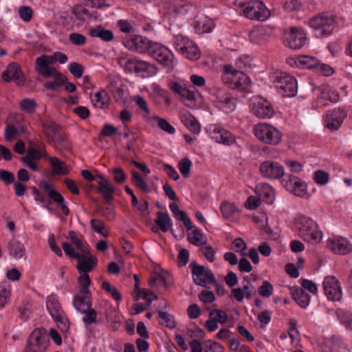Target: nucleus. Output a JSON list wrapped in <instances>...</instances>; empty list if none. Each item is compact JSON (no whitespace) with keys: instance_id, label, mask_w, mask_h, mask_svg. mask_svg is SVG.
I'll return each instance as SVG.
<instances>
[{"instance_id":"obj_49","label":"nucleus","mask_w":352,"mask_h":352,"mask_svg":"<svg viewBox=\"0 0 352 352\" xmlns=\"http://www.w3.org/2000/svg\"><path fill=\"white\" fill-rule=\"evenodd\" d=\"M10 287L6 283L0 284V307H3L10 296Z\"/></svg>"},{"instance_id":"obj_17","label":"nucleus","mask_w":352,"mask_h":352,"mask_svg":"<svg viewBox=\"0 0 352 352\" xmlns=\"http://www.w3.org/2000/svg\"><path fill=\"white\" fill-rule=\"evenodd\" d=\"M2 78L6 82H10L11 80H16L20 85H23L25 82V77L20 66L15 62L8 65L6 69L2 73Z\"/></svg>"},{"instance_id":"obj_62","label":"nucleus","mask_w":352,"mask_h":352,"mask_svg":"<svg viewBox=\"0 0 352 352\" xmlns=\"http://www.w3.org/2000/svg\"><path fill=\"white\" fill-rule=\"evenodd\" d=\"M14 175L8 170L0 169V180L3 181L6 185H10L14 182Z\"/></svg>"},{"instance_id":"obj_54","label":"nucleus","mask_w":352,"mask_h":352,"mask_svg":"<svg viewBox=\"0 0 352 352\" xmlns=\"http://www.w3.org/2000/svg\"><path fill=\"white\" fill-rule=\"evenodd\" d=\"M53 320L56 322L58 328L62 332H67L69 329V321L65 314L60 315V317H55Z\"/></svg>"},{"instance_id":"obj_56","label":"nucleus","mask_w":352,"mask_h":352,"mask_svg":"<svg viewBox=\"0 0 352 352\" xmlns=\"http://www.w3.org/2000/svg\"><path fill=\"white\" fill-rule=\"evenodd\" d=\"M36 107V102L34 99L25 98L20 102L21 109L28 113L33 112Z\"/></svg>"},{"instance_id":"obj_22","label":"nucleus","mask_w":352,"mask_h":352,"mask_svg":"<svg viewBox=\"0 0 352 352\" xmlns=\"http://www.w3.org/2000/svg\"><path fill=\"white\" fill-rule=\"evenodd\" d=\"M46 307L52 318L60 317V315L65 314L59 300L54 295L47 296L46 299Z\"/></svg>"},{"instance_id":"obj_25","label":"nucleus","mask_w":352,"mask_h":352,"mask_svg":"<svg viewBox=\"0 0 352 352\" xmlns=\"http://www.w3.org/2000/svg\"><path fill=\"white\" fill-rule=\"evenodd\" d=\"M182 122L193 133L198 134L201 130V126L194 116L191 113H184L180 116Z\"/></svg>"},{"instance_id":"obj_27","label":"nucleus","mask_w":352,"mask_h":352,"mask_svg":"<svg viewBox=\"0 0 352 352\" xmlns=\"http://www.w3.org/2000/svg\"><path fill=\"white\" fill-rule=\"evenodd\" d=\"M148 123L152 126L157 124L159 128L169 134L175 133V129L166 119L159 116H151L148 119Z\"/></svg>"},{"instance_id":"obj_26","label":"nucleus","mask_w":352,"mask_h":352,"mask_svg":"<svg viewBox=\"0 0 352 352\" xmlns=\"http://www.w3.org/2000/svg\"><path fill=\"white\" fill-rule=\"evenodd\" d=\"M89 35L91 37H98L105 42H109L113 39V33L111 30L104 29L102 26L98 25L89 29Z\"/></svg>"},{"instance_id":"obj_51","label":"nucleus","mask_w":352,"mask_h":352,"mask_svg":"<svg viewBox=\"0 0 352 352\" xmlns=\"http://www.w3.org/2000/svg\"><path fill=\"white\" fill-rule=\"evenodd\" d=\"M216 139L217 142L227 145H229L234 142V138L232 134L224 129L219 130Z\"/></svg>"},{"instance_id":"obj_36","label":"nucleus","mask_w":352,"mask_h":352,"mask_svg":"<svg viewBox=\"0 0 352 352\" xmlns=\"http://www.w3.org/2000/svg\"><path fill=\"white\" fill-rule=\"evenodd\" d=\"M157 311L160 318L159 323L161 325L165 326L170 329L175 328L176 321L172 314L162 310H157Z\"/></svg>"},{"instance_id":"obj_43","label":"nucleus","mask_w":352,"mask_h":352,"mask_svg":"<svg viewBox=\"0 0 352 352\" xmlns=\"http://www.w3.org/2000/svg\"><path fill=\"white\" fill-rule=\"evenodd\" d=\"M214 28L213 22L208 19L196 21L195 28L199 34L210 32Z\"/></svg>"},{"instance_id":"obj_33","label":"nucleus","mask_w":352,"mask_h":352,"mask_svg":"<svg viewBox=\"0 0 352 352\" xmlns=\"http://www.w3.org/2000/svg\"><path fill=\"white\" fill-rule=\"evenodd\" d=\"M192 41L183 34L175 35L173 38V45L180 54L184 53V50H186V47H189V45H192Z\"/></svg>"},{"instance_id":"obj_59","label":"nucleus","mask_w":352,"mask_h":352,"mask_svg":"<svg viewBox=\"0 0 352 352\" xmlns=\"http://www.w3.org/2000/svg\"><path fill=\"white\" fill-rule=\"evenodd\" d=\"M302 5L299 0H289L285 3L284 9L287 12L299 11Z\"/></svg>"},{"instance_id":"obj_46","label":"nucleus","mask_w":352,"mask_h":352,"mask_svg":"<svg viewBox=\"0 0 352 352\" xmlns=\"http://www.w3.org/2000/svg\"><path fill=\"white\" fill-rule=\"evenodd\" d=\"M221 212L226 219H230L237 212L236 206L229 202H226L221 206Z\"/></svg>"},{"instance_id":"obj_41","label":"nucleus","mask_w":352,"mask_h":352,"mask_svg":"<svg viewBox=\"0 0 352 352\" xmlns=\"http://www.w3.org/2000/svg\"><path fill=\"white\" fill-rule=\"evenodd\" d=\"M133 100L144 112L142 117L148 122V119L151 118V116H149L151 112L146 100L142 96L137 95L133 96Z\"/></svg>"},{"instance_id":"obj_40","label":"nucleus","mask_w":352,"mask_h":352,"mask_svg":"<svg viewBox=\"0 0 352 352\" xmlns=\"http://www.w3.org/2000/svg\"><path fill=\"white\" fill-rule=\"evenodd\" d=\"M181 54L189 60H196L200 57L201 52L197 45L192 43Z\"/></svg>"},{"instance_id":"obj_5","label":"nucleus","mask_w":352,"mask_h":352,"mask_svg":"<svg viewBox=\"0 0 352 352\" xmlns=\"http://www.w3.org/2000/svg\"><path fill=\"white\" fill-rule=\"evenodd\" d=\"M245 16L250 19L264 21L269 16V10L258 0H251L246 2H239Z\"/></svg>"},{"instance_id":"obj_13","label":"nucleus","mask_w":352,"mask_h":352,"mask_svg":"<svg viewBox=\"0 0 352 352\" xmlns=\"http://www.w3.org/2000/svg\"><path fill=\"white\" fill-rule=\"evenodd\" d=\"M153 43L146 37L140 35L125 38L123 41V44L126 48L139 53L147 52L148 54Z\"/></svg>"},{"instance_id":"obj_38","label":"nucleus","mask_w":352,"mask_h":352,"mask_svg":"<svg viewBox=\"0 0 352 352\" xmlns=\"http://www.w3.org/2000/svg\"><path fill=\"white\" fill-rule=\"evenodd\" d=\"M131 174V182L137 188H140L145 193H148L151 191V188L143 179L140 173L133 170Z\"/></svg>"},{"instance_id":"obj_15","label":"nucleus","mask_w":352,"mask_h":352,"mask_svg":"<svg viewBox=\"0 0 352 352\" xmlns=\"http://www.w3.org/2000/svg\"><path fill=\"white\" fill-rule=\"evenodd\" d=\"M260 172L267 179H279L284 175L283 166L276 161H265L260 165Z\"/></svg>"},{"instance_id":"obj_10","label":"nucleus","mask_w":352,"mask_h":352,"mask_svg":"<svg viewBox=\"0 0 352 352\" xmlns=\"http://www.w3.org/2000/svg\"><path fill=\"white\" fill-rule=\"evenodd\" d=\"M276 87L283 96L292 97L297 93V81L289 74H281L276 81Z\"/></svg>"},{"instance_id":"obj_20","label":"nucleus","mask_w":352,"mask_h":352,"mask_svg":"<svg viewBox=\"0 0 352 352\" xmlns=\"http://www.w3.org/2000/svg\"><path fill=\"white\" fill-rule=\"evenodd\" d=\"M50 56L47 55H42L38 57L35 61V69L37 72L42 74L44 77L52 76L53 72H56V69L50 67L49 65L52 63Z\"/></svg>"},{"instance_id":"obj_7","label":"nucleus","mask_w":352,"mask_h":352,"mask_svg":"<svg viewBox=\"0 0 352 352\" xmlns=\"http://www.w3.org/2000/svg\"><path fill=\"white\" fill-rule=\"evenodd\" d=\"M190 266L192 269L193 282L196 285L208 287V284H217L214 275L210 269L197 264L195 261L191 262Z\"/></svg>"},{"instance_id":"obj_23","label":"nucleus","mask_w":352,"mask_h":352,"mask_svg":"<svg viewBox=\"0 0 352 352\" xmlns=\"http://www.w3.org/2000/svg\"><path fill=\"white\" fill-rule=\"evenodd\" d=\"M256 192L260 199H262L266 204H273L275 199V192L271 186L267 184H262L256 187Z\"/></svg>"},{"instance_id":"obj_12","label":"nucleus","mask_w":352,"mask_h":352,"mask_svg":"<svg viewBox=\"0 0 352 352\" xmlns=\"http://www.w3.org/2000/svg\"><path fill=\"white\" fill-rule=\"evenodd\" d=\"M323 289L328 300L339 301L342 298V288L336 277L332 276L325 277L323 281Z\"/></svg>"},{"instance_id":"obj_39","label":"nucleus","mask_w":352,"mask_h":352,"mask_svg":"<svg viewBox=\"0 0 352 352\" xmlns=\"http://www.w3.org/2000/svg\"><path fill=\"white\" fill-rule=\"evenodd\" d=\"M108 100V95L105 90L97 91L94 94L91 98V102L94 105L99 109H104L107 105V100Z\"/></svg>"},{"instance_id":"obj_57","label":"nucleus","mask_w":352,"mask_h":352,"mask_svg":"<svg viewBox=\"0 0 352 352\" xmlns=\"http://www.w3.org/2000/svg\"><path fill=\"white\" fill-rule=\"evenodd\" d=\"M90 224L92 230L95 232L101 234L104 237H107L109 236L108 232H104V223L102 221L93 219L91 220Z\"/></svg>"},{"instance_id":"obj_42","label":"nucleus","mask_w":352,"mask_h":352,"mask_svg":"<svg viewBox=\"0 0 352 352\" xmlns=\"http://www.w3.org/2000/svg\"><path fill=\"white\" fill-rule=\"evenodd\" d=\"M82 314H84L82 321L86 325H91V324H98L100 322V320H97L96 311L91 307L88 308L87 310H85V313Z\"/></svg>"},{"instance_id":"obj_11","label":"nucleus","mask_w":352,"mask_h":352,"mask_svg":"<svg viewBox=\"0 0 352 352\" xmlns=\"http://www.w3.org/2000/svg\"><path fill=\"white\" fill-rule=\"evenodd\" d=\"M284 41L286 45L292 49H300L307 42L306 34L302 28L292 27L289 32L285 34Z\"/></svg>"},{"instance_id":"obj_28","label":"nucleus","mask_w":352,"mask_h":352,"mask_svg":"<svg viewBox=\"0 0 352 352\" xmlns=\"http://www.w3.org/2000/svg\"><path fill=\"white\" fill-rule=\"evenodd\" d=\"M135 72H145L148 76H153L157 74V69L155 65L150 64L146 61L136 59L135 63Z\"/></svg>"},{"instance_id":"obj_18","label":"nucleus","mask_w":352,"mask_h":352,"mask_svg":"<svg viewBox=\"0 0 352 352\" xmlns=\"http://www.w3.org/2000/svg\"><path fill=\"white\" fill-rule=\"evenodd\" d=\"M327 245L334 254L339 255H346L352 251V245L344 238L329 239Z\"/></svg>"},{"instance_id":"obj_19","label":"nucleus","mask_w":352,"mask_h":352,"mask_svg":"<svg viewBox=\"0 0 352 352\" xmlns=\"http://www.w3.org/2000/svg\"><path fill=\"white\" fill-rule=\"evenodd\" d=\"M98 186L96 190L102 195L105 202L110 204L113 199V194L115 192L116 188L102 175H98Z\"/></svg>"},{"instance_id":"obj_44","label":"nucleus","mask_w":352,"mask_h":352,"mask_svg":"<svg viewBox=\"0 0 352 352\" xmlns=\"http://www.w3.org/2000/svg\"><path fill=\"white\" fill-rule=\"evenodd\" d=\"M188 238L190 243L197 246H200L206 243V241H204L203 234L201 230L197 228L194 229L192 232L189 234Z\"/></svg>"},{"instance_id":"obj_31","label":"nucleus","mask_w":352,"mask_h":352,"mask_svg":"<svg viewBox=\"0 0 352 352\" xmlns=\"http://www.w3.org/2000/svg\"><path fill=\"white\" fill-rule=\"evenodd\" d=\"M8 249L10 254L16 259L22 258L25 255L24 245L20 241L16 240L10 241Z\"/></svg>"},{"instance_id":"obj_24","label":"nucleus","mask_w":352,"mask_h":352,"mask_svg":"<svg viewBox=\"0 0 352 352\" xmlns=\"http://www.w3.org/2000/svg\"><path fill=\"white\" fill-rule=\"evenodd\" d=\"M80 258L77 265V269L80 273H88L96 266V257L94 256H85L80 254Z\"/></svg>"},{"instance_id":"obj_60","label":"nucleus","mask_w":352,"mask_h":352,"mask_svg":"<svg viewBox=\"0 0 352 352\" xmlns=\"http://www.w3.org/2000/svg\"><path fill=\"white\" fill-rule=\"evenodd\" d=\"M209 316L211 317H212L213 316H214V317L213 318L217 322H220L221 324H223L225 322H227L228 320V316L227 314L223 312V311L220 310V309H212L210 311V314H209Z\"/></svg>"},{"instance_id":"obj_29","label":"nucleus","mask_w":352,"mask_h":352,"mask_svg":"<svg viewBox=\"0 0 352 352\" xmlns=\"http://www.w3.org/2000/svg\"><path fill=\"white\" fill-rule=\"evenodd\" d=\"M292 298L302 308H306L310 302V296L302 288L292 292Z\"/></svg>"},{"instance_id":"obj_58","label":"nucleus","mask_w":352,"mask_h":352,"mask_svg":"<svg viewBox=\"0 0 352 352\" xmlns=\"http://www.w3.org/2000/svg\"><path fill=\"white\" fill-rule=\"evenodd\" d=\"M205 352H223V346L211 340H208L205 342Z\"/></svg>"},{"instance_id":"obj_6","label":"nucleus","mask_w":352,"mask_h":352,"mask_svg":"<svg viewBox=\"0 0 352 352\" xmlns=\"http://www.w3.org/2000/svg\"><path fill=\"white\" fill-rule=\"evenodd\" d=\"M254 133L259 140L268 144L276 145L282 138V134L278 129L265 123L256 125Z\"/></svg>"},{"instance_id":"obj_55","label":"nucleus","mask_w":352,"mask_h":352,"mask_svg":"<svg viewBox=\"0 0 352 352\" xmlns=\"http://www.w3.org/2000/svg\"><path fill=\"white\" fill-rule=\"evenodd\" d=\"M273 286L267 280H264L258 289V292L260 296L262 297H270L273 293Z\"/></svg>"},{"instance_id":"obj_37","label":"nucleus","mask_w":352,"mask_h":352,"mask_svg":"<svg viewBox=\"0 0 352 352\" xmlns=\"http://www.w3.org/2000/svg\"><path fill=\"white\" fill-rule=\"evenodd\" d=\"M298 64L308 69H314L316 70L319 64V60L314 56L302 55L298 57Z\"/></svg>"},{"instance_id":"obj_1","label":"nucleus","mask_w":352,"mask_h":352,"mask_svg":"<svg viewBox=\"0 0 352 352\" xmlns=\"http://www.w3.org/2000/svg\"><path fill=\"white\" fill-rule=\"evenodd\" d=\"M296 230L298 235L305 241L318 243L322 237V233L318 229V226L311 218L302 215L296 221Z\"/></svg>"},{"instance_id":"obj_4","label":"nucleus","mask_w":352,"mask_h":352,"mask_svg":"<svg viewBox=\"0 0 352 352\" xmlns=\"http://www.w3.org/2000/svg\"><path fill=\"white\" fill-rule=\"evenodd\" d=\"M49 344L50 338L46 329L37 328L28 337L23 352H45Z\"/></svg>"},{"instance_id":"obj_50","label":"nucleus","mask_w":352,"mask_h":352,"mask_svg":"<svg viewBox=\"0 0 352 352\" xmlns=\"http://www.w3.org/2000/svg\"><path fill=\"white\" fill-rule=\"evenodd\" d=\"M32 195L34 197V199L36 201H39L41 204H43V207L51 210V208L49 207V205L52 204V201L50 199L45 198V195L42 194L36 187L32 188Z\"/></svg>"},{"instance_id":"obj_2","label":"nucleus","mask_w":352,"mask_h":352,"mask_svg":"<svg viewBox=\"0 0 352 352\" xmlns=\"http://www.w3.org/2000/svg\"><path fill=\"white\" fill-rule=\"evenodd\" d=\"M41 124L43 131L50 144L58 150L67 148L65 135L62 133L60 126L58 124L50 120H41Z\"/></svg>"},{"instance_id":"obj_48","label":"nucleus","mask_w":352,"mask_h":352,"mask_svg":"<svg viewBox=\"0 0 352 352\" xmlns=\"http://www.w3.org/2000/svg\"><path fill=\"white\" fill-rule=\"evenodd\" d=\"M78 280L79 283L80 284L79 287V292L80 293H87L89 294L91 292L89 289V286L91 284V279L89 278V276L87 274V273H83V274H81L78 278Z\"/></svg>"},{"instance_id":"obj_53","label":"nucleus","mask_w":352,"mask_h":352,"mask_svg":"<svg viewBox=\"0 0 352 352\" xmlns=\"http://www.w3.org/2000/svg\"><path fill=\"white\" fill-rule=\"evenodd\" d=\"M102 288L107 292V293L110 294L112 296V298L116 300H120L122 298L121 294L118 291L116 287L112 286L110 285V283L107 281H104L102 283Z\"/></svg>"},{"instance_id":"obj_16","label":"nucleus","mask_w":352,"mask_h":352,"mask_svg":"<svg viewBox=\"0 0 352 352\" xmlns=\"http://www.w3.org/2000/svg\"><path fill=\"white\" fill-rule=\"evenodd\" d=\"M285 188L292 192L295 195L303 197L307 192V185L298 177L289 175L283 180Z\"/></svg>"},{"instance_id":"obj_52","label":"nucleus","mask_w":352,"mask_h":352,"mask_svg":"<svg viewBox=\"0 0 352 352\" xmlns=\"http://www.w3.org/2000/svg\"><path fill=\"white\" fill-rule=\"evenodd\" d=\"M136 58H125L122 57L119 58V64L123 67L125 71L129 72H135V63Z\"/></svg>"},{"instance_id":"obj_3","label":"nucleus","mask_w":352,"mask_h":352,"mask_svg":"<svg viewBox=\"0 0 352 352\" xmlns=\"http://www.w3.org/2000/svg\"><path fill=\"white\" fill-rule=\"evenodd\" d=\"M308 24L315 30L318 37L329 36L335 28V17L332 14L322 12L311 18Z\"/></svg>"},{"instance_id":"obj_61","label":"nucleus","mask_w":352,"mask_h":352,"mask_svg":"<svg viewBox=\"0 0 352 352\" xmlns=\"http://www.w3.org/2000/svg\"><path fill=\"white\" fill-rule=\"evenodd\" d=\"M70 73L76 78H79L83 75L84 68L82 65L73 62L69 66Z\"/></svg>"},{"instance_id":"obj_14","label":"nucleus","mask_w":352,"mask_h":352,"mask_svg":"<svg viewBox=\"0 0 352 352\" xmlns=\"http://www.w3.org/2000/svg\"><path fill=\"white\" fill-rule=\"evenodd\" d=\"M346 116V112L340 108L327 111L324 117L325 126L331 131H337Z\"/></svg>"},{"instance_id":"obj_34","label":"nucleus","mask_w":352,"mask_h":352,"mask_svg":"<svg viewBox=\"0 0 352 352\" xmlns=\"http://www.w3.org/2000/svg\"><path fill=\"white\" fill-rule=\"evenodd\" d=\"M232 82L234 88L243 91H248L251 82L250 78L243 72H241L239 75L235 76Z\"/></svg>"},{"instance_id":"obj_8","label":"nucleus","mask_w":352,"mask_h":352,"mask_svg":"<svg viewBox=\"0 0 352 352\" xmlns=\"http://www.w3.org/2000/svg\"><path fill=\"white\" fill-rule=\"evenodd\" d=\"M148 54L164 67L168 68L173 67L174 54L168 47L154 43L151 45Z\"/></svg>"},{"instance_id":"obj_45","label":"nucleus","mask_w":352,"mask_h":352,"mask_svg":"<svg viewBox=\"0 0 352 352\" xmlns=\"http://www.w3.org/2000/svg\"><path fill=\"white\" fill-rule=\"evenodd\" d=\"M191 166L192 162L188 157H184L179 162L178 168L184 178L189 177Z\"/></svg>"},{"instance_id":"obj_32","label":"nucleus","mask_w":352,"mask_h":352,"mask_svg":"<svg viewBox=\"0 0 352 352\" xmlns=\"http://www.w3.org/2000/svg\"><path fill=\"white\" fill-rule=\"evenodd\" d=\"M49 162L53 168V173L57 175H65L68 174V170L65 162L58 157H49Z\"/></svg>"},{"instance_id":"obj_64","label":"nucleus","mask_w":352,"mask_h":352,"mask_svg":"<svg viewBox=\"0 0 352 352\" xmlns=\"http://www.w3.org/2000/svg\"><path fill=\"white\" fill-rule=\"evenodd\" d=\"M96 212L109 220H112L115 217L114 211L110 207L99 206L96 208Z\"/></svg>"},{"instance_id":"obj_35","label":"nucleus","mask_w":352,"mask_h":352,"mask_svg":"<svg viewBox=\"0 0 352 352\" xmlns=\"http://www.w3.org/2000/svg\"><path fill=\"white\" fill-rule=\"evenodd\" d=\"M52 76H54V80L46 82L44 84V87L47 89L54 91L58 87L62 86L67 81V78L57 70H56L55 72H53Z\"/></svg>"},{"instance_id":"obj_30","label":"nucleus","mask_w":352,"mask_h":352,"mask_svg":"<svg viewBox=\"0 0 352 352\" xmlns=\"http://www.w3.org/2000/svg\"><path fill=\"white\" fill-rule=\"evenodd\" d=\"M155 223L160 227L163 232H167L172 226V220L168 213L159 211L157 212V218Z\"/></svg>"},{"instance_id":"obj_9","label":"nucleus","mask_w":352,"mask_h":352,"mask_svg":"<svg viewBox=\"0 0 352 352\" xmlns=\"http://www.w3.org/2000/svg\"><path fill=\"white\" fill-rule=\"evenodd\" d=\"M250 107L252 113L261 119L271 118L274 113L271 102L263 97L253 98Z\"/></svg>"},{"instance_id":"obj_47","label":"nucleus","mask_w":352,"mask_h":352,"mask_svg":"<svg viewBox=\"0 0 352 352\" xmlns=\"http://www.w3.org/2000/svg\"><path fill=\"white\" fill-rule=\"evenodd\" d=\"M72 13L75 15L76 19L81 21L91 18V14L88 10L80 5H77L74 8Z\"/></svg>"},{"instance_id":"obj_21","label":"nucleus","mask_w":352,"mask_h":352,"mask_svg":"<svg viewBox=\"0 0 352 352\" xmlns=\"http://www.w3.org/2000/svg\"><path fill=\"white\" fill-rule=\"evenodd\" d=\"M73 306L80 313H85V310L92 306L91 293H80L79 291L73 299Z\"/></svg>"},{"instance_id":"obj_63","label":"nucleus","mask_w":352,"mask_h":352,"mask_svg":"<svg viewBox=\"0 0 352 352\" xmlns=\"http://www.w3.org/2000/svg\"><path fill=\"white\" fill-rule=\"evenodd\" d=\"M70 42L78 46L83 45L86 42V38L84 35L80 33H72L69 36Z\"/></svg>"}]
</instances>
